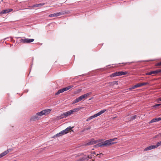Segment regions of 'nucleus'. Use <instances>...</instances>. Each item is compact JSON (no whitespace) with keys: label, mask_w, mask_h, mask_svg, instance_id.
<instances>
[{"label":"nucleus","mask_w":161,"mask_h":161,"mask_svg":"<svg viewBox=\"0 0 161 161\" xmlns=\"http://www.w3.org/2000/svg\"><path fill=\"white\" fill-rule=\"evenodd\" d=\"M68 86L69 87V89H70V88H72L74 86L72 85L70 86Z\"/></svg>","instance_id":"72a5a7b5"},{"label":"nucleus","mask_w":161,"mask_h":161,"mask_svg":"<svg viewBox=\"0 0 161 161\" xmlns=\"http://www.w3.org/2000/svg\"><path fill=\"white\" fill-rule=\"evenodd\" d=\"M161 145V141L158 142L157 144L155 145V147L156 148H157L158 147H159Z\"/></svg>","instance_id":"4be33fe9"},{"label":"nucleus","mask_w":161,"mask_h":161,"mask_svg":"<svg viewBox=\"0 0 161 161\" xmlns=\"http://www.w3.org/2000/svg\"><path fill=\"white\" fill-rule=\"evenodd\" d=\"M66 12L65 11H62L60 12L56 13L54 14H50L48 16L49 17H56L59 16L61 15L64 14H65Z\"/></svg>","instance_id":"39448f33"},{"label":"nucleus","mask_w":161,"mask_h":161,"mask_svg":"<svg viewBox=\"0 0 161 161\" xmlns=\"http://www.w3.org/2000/svg\"><path fill=\"white\" fill-rule=\"evenodd\" d=\"M134 62H131L130 63H133Z\"/></svg>","instance_id":"79ce46f5"},{"label":"nucleus","mask_w":161,"mask_h":161,"mask_svg":"<svg viewBox=\"0 0 161 161\" xmlns=\"http://www.w3.org/2000/svg\"><path fill=\"white\" fill-rule=\"evenodd\" d=\"M38 115H36L32 116L31 119V120L32 121L38 119L39 117H38Z\"/></svg>","instance_id":"9d476101"},{"label":"nucleus","mask_w":161,"mask_h":161,"mask_svg":"<svg viewBox=\"0 0 161 161\" xmlns=\"http://www.w3.org/2000/svg\"><path fill=\"white\" fill-rule=\"evenodd\" d=\"M82 96L84 97H83L84 98L86 97L87 96H88L86 93L84 94V95H82Z\"/></svg>","instance_id":"c85d7f7f"},{"label":"nucleus","mask_w":161,"mask_h":161,"mask_svg":"<svg viewBox=\"0 0 161 161\" xmlns=\"http://www.w3.org/2000/svg\"><path fill=\"white\" fill-rule=\"evenodd\" d=\"M2 158V157H1V156H0V158Z\"/></svg>","instance_id":"37998d69"},{"label":"nucleus","mask_w":161,"mask_h":161,"mask_svg":"<svg viewBox=\"0 0 161 161\" xmlns=\"http://www.w3.org/2000/svg\"><path fill=\"white\" fill-rule=\"evenodd\" d=\"M158 101H161V98H160L158 99Z\"/></svg>","instance_id":"58836bf2"},{"label":"nucleus","mask_w":161,"mask_h":161,"mask_svg":"<svg viewBox=\"0 0 161 161\" xmlns=\"http://www.w3.org/2000/svg\"><path fill=\"white\" fill-rule=\"evenodd\" d=\"M8 152L9 151H8V150L5 151L0 154V156H1V157H3L5 156L8 153Z\"/></svg>","instance_id":"4468645a"},{"label":"nucleus","mask_w":161,"mask_h":161,"mask_svg":"<svg viewBox=\"0 0 161 161\" xmlns=\"http://www.w3.org/2000/svg\"><path fill=\"white\" fill-rule=\"evenodd\" d=\"M92 153V154H94L96 155V153H95V152H93Z\"/></svg>","instance_id":"ea45409f"},{"label":"nucleus","mask_w":161,"mask_h":161,"mask_svg":"<svg viewBox=\"0 0 161 161\" xmlns=\"http://www.w3.org/2000/svg\"><path fill=\"white\" fill-rule=\"evenodd\" d=\"M155 148H156L155 145H151L146 148L144 149V151H147V150H149Z\"/></svg>","instance_id":"1a4fd4ad"},{"label":"nucleus","mask_w":161,"mask_h":161,"mask_svg":"<svg viewBox=\"0 0 161 161\" xmlns=\"http://www.w3.org/2000/svg\"><path fill=\"white\" fill-rule=\"evenodd\" d=\"M33 7H39V4H35L33 6Z\"/></svg>","instance_id":"bb28decb"},{"label":"nucleus","mask_w":161,"mask_h":161,"mask_svg":"<svg viewBox=\"0 0 161 161\" xmlns=\"http://www.w3.org/2000/svg\"><path fill=\"white\" fill-rule=\"evenodd\" d=\"M9 13L8 9H5V10H2V11L1 12V14H6L7 13Z\"/></svg>","instance_id":"6ab92c4d"},{"label":"nucleus","mask_w":161,"mask_h":161,"mask_svg":"<svg viewBox=\"0 0 161 161\" xmlns=\"http://www.w3.org/2000/svg\"><path fill=\"white\" fill-rule=\"evenodd\" d=\"M80 108H74L71 110L72 112V113L73 114V113L78 111H79L80 110Z\"/></svg>","instance_id":"f3484780"},{"label":"nucleus","mask_w":161,"mask_h":161,"mask_svg":"<svg viewBox=\"0 0 161 161\" xmlns=\"http://www.w3.org/2000/svg\"><path fill=\"white\" fill-rule=\"evenodd\" d=\"M13 10L12 9H8V12H10Z\"/></svg>","instance_id":"e433bc0d"},{"label":"nucleus","mask_w":161,"mask_h":161,"mask_svg":"<svg viewBox=\"0 0 161 161\" xmlns=\"http://www.w3.org/2000/svg\"><path fill=\"white\" fill-rule=\"evenodd\" d=\"M136 117V115H135L133 116H132L130 117V120H133L134 119H135Z\"/></svg>","instance_id":"a878e982"},{"label":"nucleus","mask_w":161,"mask_h":161,"mask_svg":"<svg viewBox=\"0 0 161 161\" xmlns=\"http://www.w3.org/2000/svg\"><path fill=\"white\" fill-rule=\"evenodd\" d=\"M157 119L158 122L161 120V117L157 118Z\"/></svg>","instance_id":"2f4dec72"},{"label":"nucleus","mask_w":161,"mask_h":161,"mask_svg":"<svg viewBox=\"0 0 161 161\" xmlns=\"http://www.w3.org/2000/svg\"><path fill=\"white\" fill-rule=\"evenodd\" d=\"M161 105V104H155L154 106V107H158V106H159L160 105Z\"/></svg>","instance_id":"c756f323"},{"label":"nucleus","mask_w":161,"mask_h":161,"mask_svg":"<svg viewBox=\"0 0 161 161\" xmlns=\"http://www.w3.org/2000/svg\"><path fill=\"white\" fill-rule=\"evenodd\" d=\"M63 89H64V91H67L69 89L68 86L67 87H66L65 88H63Z\"/></svg>","instance_id":"cd10ccee"},{"label":"nucleus","mask_w":161,"mask_h":161,"mask_svg":"<svg viewBox=\"0 0 161 161\" xmlns=\"http://www.w3.org/2000/svg\"><path fill=\"white\" fill-rule=\"evenodd\" d=\"M34 41V39H33L26 38L25 37H23L20 40V42L23 43H29Z\"/></svg>","instance_id":"20e7f679"},{"label":"nucleus","mask_w":161,"mask_h":161,"mask_svg":"<svg viewBox=\"0 0 161 161\" xmlns=\"http://www.w3.org/2000/svg\"><path fill=\"white\" fill-rule=\"evenodd\" d=\"M65 115L66 117L69 116L73 114L71 110H69L67 112H65Z\"/></svg>","instance_id":"dca6fc26"},{"label":"nucleus","mask_w":161,"mask_h":161,"mask_svg":"<svg viewBox=\"0 0 161 161\" xmlns=\"http://www.w3.org/2000/svg\"><path fill=\"white\" fill-rule=\"evenodd\" d=\"M64 92V90L63 88L62 89H59V90H58V91L56 93H55V95H58L60 93H63Z\"/></svg>","instance_id":"2eb2a0df"},{"label":"nucleus","mask_w":161,"mask_h":161,"mask_svg":"<svg viewBox=\"0 0 161 161\" xmlns=\"http://www.w3.org/2000/svg\"><path fill=\"white\" fill-rule=\"evenodd\" d=\"M91 127L90 126H89L87 128H85L84 129L83 131H85V130H90L91 129Z\"/></svg>","instance_id":"393cba45"},{"label":"nucleus","mask_w":161,"mask_h":161,"mask_svg":"<svg viewBox=\"0 0 161 161\" xmlns=\"http://www.w3.org/2000/svg\"><path fill=\"white\" fill-rule=\"evenodd\" d=\"M44 4H45V3H40L39 4L40 6L44 5Z\"/></svg>","instance_id":"473e14b6"},{"label":"nucleus","mask_w":161,"mask_h":161,"mask_svg":"<svg viewBox=\"0 0 161 161\" xmlns=\"http://www.w3.org/2000/svg\"><path fill=\"white\" fill-rule=\"evenodd\" d=\"M135 88H136V87H135V85H134V86H132L131 88H129V89L130 90H132V89H135Z\"/></svg>","instance_id":"7c9ffc66"},{"label":"nucleus","mask_w":161,"mask_h":161,"mask_svg":"<svg viewBox=\"0 0 161 161\" xmlns=\"http://www.w3.org/2000/svg\"><path fill=\"white\" fill-rule=\"evenodd\" d=\"M83 97H84L82 96V95H81L80 97H78V98H77L75 100H74L73 101L72 103V104H74L81 101L84 98Z\"/></svg>","instance_id":"0eeeda50"},{"label":"nucleus","mask_w":161,"mask_h":161,"mask_svg":"<svg viewBox=\"0 0 161 161\" xmlns=\"http://www.w3.org/2000/svg\"><path fill=\"white\" fill-rule=\"evenodd\" d=\"M72 128H73V127H71L70 126H69L64 130H62L60 132L54 135L53 136V137L54 138L59 137L65 134L68 133L69 130H71Z\"/></svg>","instance_id":"f03ea898"},{"label":"nucleus","mask_w":161,"mask_h":161,"mask_svg":"<svg viewBox=\"0 0 161 161\" xmlns=\"http://www.w3.org/2000/svg\"><path fill=\"white\" fill-rule=\"evenodd\" d=\"M158 122L157 119V118H154L152 120H151L150 121V123H152L153 122Z\"/></svg>","instance_id":"412c9836"},{"label":"nucleus","mask_w":161,"mask_h":161,"mask_svg":"<svg viewBox=\"0 0 161 161\" xmlns=\"http://www.w3.org/2000/svg\"><path fill=\"white\" fill-rule=\"evenodd\" d=\"M106 111V110L104 109L101 110L100 112H98L97 113L94 114V115H93L92 116H91L90 117L88 118L86 120V121H88L96 117H97L98 116L100 115L101 114L104 113Z\"/></svg>","instance_id":"7ed1b4c3"},{"label":"nucleus","mask_w":161,"mask_h":161,"mask_svg":"<svg viewBox=\"0 0 161 161\" xmlns=\"http://www.w3.org/2000/svg\"><path fill=\"white\" fill-rule=\"evenodd\" d=\"M118 76H121L126 75L127 74V72H124L123 71H119L117 72Z\"/></svg>","instance_id":"f8f14e48"},{"label":"nucleus","mask_w":161,"mask_h":161,"mask_svg":"<svg viewBox=\"0 0 161 161\" xmlns=\"http://www.w3.org/2000/svg\"><path fill=\"white\" fill-rule=\"evenodd\" d=\"M103 155L102 153H100V155Z\"/></svg>","instance_id":"a19ab883"},{"label":"nucleus","mask_w":161,"mask_h":161,"mask_svg":"<svg viewBox=\"0 0 161 161\" xmlns=\"http://www.w3.org/2000/svg\"><path fill=\"white\" fill-rule=\"evenodd\" d=\"M97 142V141L92 140L86 143L85 145L86 146H89L96 144Z\"/></svg>","instance_id":"6e6552de"},{"label":"nucleus","mask_w":161,"mask_h":161,"mask_svg":"<svg viewBox=\"0 0 161 161\" xmlns=\"http://www.w3.org/2000/svg\"><path fill=\"white\" fill-rule=\"evenodd\" d=\"M157 65H158V66H160V65H161V62H159V63H158V64H157Z\"/></svg>","instance_id":"4c0bfd02"},{"label":"nucleus","mask_w":161,"mask_h":161,"mask_svg":"<svg viewBox=\"0 0 161 161\" xmlns=\"http://www.w3.org/2000/svg\"><path fill=\"white\" fill-rule=\"evenodd\" d=\"M118 76L117 72H115V73L111 74L110 75V77H114L116 76Z\"/></svg>","instance_id":"a211bd4d"},{"label":"nucleus","mask_w":161,"mask_h":161,"mask_svg":"<svg viewBox=\"0 0 161 161\" xmlns=\"http://www.w3.org/2000/svg\"><path fill=\"white\" fill-rule=\"evenodd\" d=\"M66 115H65V113H64L62 114H61L60 116L58 117V119H61L64 118L66 117Z\"/></svg>","instance_id":"ddd939ff"},{"label":"nucleus","mask_w":161,"mask_h":161,"mask_svg":"<svg viewBox=\"0 0 161 161\" xmlns=\"http://www.w3.org/2000/svg\"><path fill=\"white\" fill-rule=\"evenodd\" d=\"M36 114L38 116H41L44 115L42 111H41L39 112H38L36 113Z\"/></svg>","instance_id":"aec40b11"},{"label":"nucleus","mask_w":161,"mask_h":161,"mask_svg":"<svg viewBox=\"0 0 161 161\" xmlns=\"http://www.w3.org/2000/svg\"><path fill=\"white\" fill-rule=\"evenodd\" d=\"M116 138H114L108 140H107L101 143H99L95 146V147H104L110 146L113 144L115 142H113V141L117 139Z\"/></svg>","instance_id":"f257e3e1"},{"label":"nucleus","mask_w":161,"mask_h":161,"mask_svg":"<svg viewBox=\"0 0 161 161\" xmlns=\"http://www.w3.org/2000/svg\"><path fill=\"white\" fill-rule=\"evenodd\" d=\"M92 94V92H89L86 93L87 95L88 96L89 95H91Z\"/></svg>","instance_id":"c9c22d12"},{"label":"nucleus","mask_w":161,"mask_h":161,"mask_svg":"<svg viewBox=\"0 0 161 161\" xmlns=\"http://www.w3.org/2000/svg\"><path fill=\"white\" fill-rule=\"evenodd\" d=\"M161 72V69H158L155 71H152L150 72L147 73L146 74V75H150L152 74H158Z\"/></svg>","instance_id":"423d86ee"},{"label":"nucleus","mask_w":161,"mask_h":161,"mask_svg":"<svg viewBox=\"0 0 161 161\" xmlns=\"http://www.w3.org/2000/svg\"><path fill=\"white\" fill-rule=\"evenodd\" d=\"M141 85V86H143L146 85H147L148 84V83L147 82H143L141 83H140Z\"/></svg>","instance_id":"5701e85b"},{"label":"nucleus","mask_w":161,"mask_h":161,"mask_svg":"<svg viewBox=\"0 0 161 161\" xmlns=\"http://www.w3.org/2000/svg\"><path fill=\"white\" fill-rule=\"evenodd\" d=\"M141 85L140 83H138L137 84L135 85V87L136 88L141 87Z\"/></svg>","instance_id":"b1692460"},{"label":"nucleus","mask_w":161,"mask_h":161,"mask_svg":"<svg viewBox=\"0 0 161 161\" xmlns=\"http://www.w3.org/2000/svg\"><path fill=\"white\" fill-rule=\"evenodd\" d=\"M114 84H118V81H114Z\"/></svg>","instance_id":"f704fd0d"},{"label":"nucleus","mask_w":161,"mask_h":161,"mask_svg":"<svg viewBox=\"0 0 161 161\" xmlns=\"http://www.w3.org/2000/svg\"><path fill=\"white\" fill-rule=\"evenodd\" d=\"M51 111L50 109H47L42 110L44 114H46L49 113Z\"/></svg>","instance_id":"9b49d317"}]
</instances>
